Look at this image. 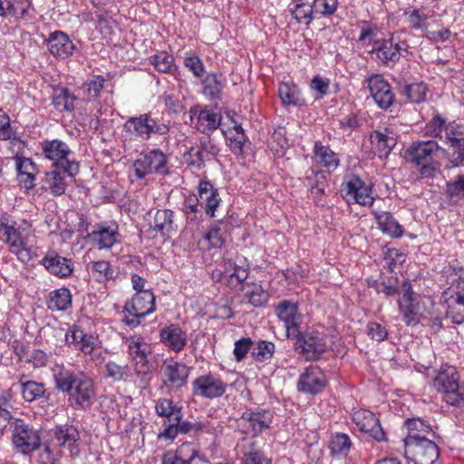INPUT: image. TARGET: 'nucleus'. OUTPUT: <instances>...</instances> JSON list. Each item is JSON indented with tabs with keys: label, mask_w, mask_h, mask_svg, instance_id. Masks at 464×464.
<instances>
[{
	"label": "nucleus",
	"mask_w": 464,
	"mask_h": 464,
	"mask_svg": "<svg viewBox=\"0 0 464 464\" xmlns=\"http://www.w3.org/2000/svg\"><path fill=\"white\" fill-rule=\"evenodd\" d=\"M133 168L138 179H144L148 174L153 172L160 175L169 173L166 155L159 149L140 155V158L134 161Z\"/></svg>",
	"instance_id": "7"
},
{
	"label": "nucleus",
	"mask_w": 464,
	"mask_h": 464,
	"mask_svg": "<svg viewBox=\"0 0 464 464\" xmlns=\"http://www.w3.org/2000/svg\"><path fill=\"white\" fill-rule=\"evenodd\" d=\"M41 263L51 274L59 277H67L72 273L71 261L53 251L47 253Z\"/></svg>",
	"instance_id": "29"
},
{
	"label": "nucleus",
	"mask_w": 464,
	"mask_h": 464,
	"mask_svg": "<svg viewBox=\"0 0 464 464\" xmlns=\"http://www.w3.org/2000/svg\"><path fill=\"white\" fill-rule=\"evenodd\" d=\"M368 88L376 104L383 110L389 109L395 101L390 83L380 74H374L367 80Z\"/></svg>",
	"instance_id": "15"
},
{
	"label": "nucleus",
	"mask_w": 464,
	"mask_h": 464,
	"mask_svg": "<svg viewBox=\"0 0 464 464\" xmlns=\"http://www.w3.org/2000/svg\"><path fill=\"white\" fill-rule=\"evenodd\" d=\"M446 124L444 118L440 115L434 116L425 127L426 134L431 137H439L441 140L444 138Z\"/></svg>",
	"instance_id": "56"
},
{
	"label": "nucleus",
	"mask_w": 464,
	"mask_h": 464,
	"mask_svg": "<svg viewBox=\"0 0 464 464\" xmlns=\"http://www.w3.org/2000/svg\"><path fill=\"white\" fill-rule=\"evenodd\" d=\"M12 442L17 452L29 455L41 447V431L30 426L21 419H15L10 424Z\"/></svg>",
	"instance_id": "2"
},
{
	"label": "nucleus",
	"mask_w": 464,
	"mask_h": 464,
	"mask_svg": "<svg viewBox=\"0 0 464 464\" xmlns=\"http://www.w3.org/2000/svg\"><path fill=\"white\" fill-rule=\"evenodd\" d=\"M227 384L214 374L208 373L197 377L192 382V393L196 397L216 399L223 396Z\"/></svg>",
	"instance_id": "11"
},
{
	"label": "nucleus",
	"mask_w": 464,
	"mask_h": 464,
	"mask_svg": "<svg viewBox=\"0 0 464 464\" xmlns=\"http://www.w3.org/2000/svg\"><path fill=\"white\" fill-rule=\"evenodd\" d=\"M0 240L10 246L12 253L15 254L22 262H28L31 259L26 242L22 236L20 228L0 222Z\"/></svg>",
	"instance_id": "13"
},
{
	"label": "nucleus",
	"mask_w": 464,
	"mask_h": 464,
	"mask_svg": "<svg viewBox=\"0 0 464 464\" xmlns=\"http://www.w3.org/2000/svg\"><path fill=\"white\" fill-rule=\"evenodd\" d=\"M342 193L347 199H353L362 206H372L374 198L372 196V186L365 184L358 176H351L343 185Z\"/></svg>",
	"instance_id": "12"
},
{
	"label": "nucleus",
	"mask_w": 464,
	"mask_h": 464,
	"mask_svg": "<svg viewBox=\"0 0 464 464\" xmlns=\"http://www.w3.org/2000/svg\"><path fill=\"white\" fill-rule=\"evenodd\" d=\"M313 7L315 13L329 16L336 11L337 0H314Z\"/></svg>",
	"instance_id": "63"
},
{
	"label": "nucleus",
	"mask_w": 464,
	"mask_h": 464,
	"mask_svg": "<svg viewBox=\"0 0 464 464\" xmlns=\"http://www.w3.org/2000/svg\"><path fill=\"white\" fill-rule=\"evenodd\" d=\"M404 427L408 430L407 436L403 440L404 445L436 438V433L432 430L430 425L420 418L406 420Z\"/></svg>",
	"instance_id": "22"
},
{
	"label": "nucleus",
	"mask_w": 464,
	"mask_h": 464,
	"mask_svg": "<svg viewBox=\"0 0 464 464\" xmlns=\"http://www.w3.org/2000/svg\"><path fill=\"white\" fill-rule=\"evenodd\" d=\"M52 100L53 105L60 112H72L75 109L77 97L67 88L57 87L53 92Z\"/></svg>",
	"instance_id": "35"
},
{
	"label": "nucleus",
	"mask_w": 464,
	"mask_h": 464,
	"mask_svg": "<svg viewBox=\"0 0 464 464\" xmlns=\"http://www.w3.org/2000/svg\"><path fill=\"white\" fill-rule=\"evenodd\" d=\"M197 201L206 204V213L210 217H214V212L219 206L220 198H218V190L207 192L206 194H198Z\"/></svg>",
	"instance_id": "58"
},
{
	"label": "nucleus",
	"mask_w": 464,
	"mask_h": 464,
	"mask_svg": "<svg viewBox=\"0 0 464 464\" xmlns=\"http://www.w3.org/2000/svg\"><path fill=\"white\" fill-rule=\"evenodd\" d=\"M276 312L279 320L284 323L287 338L298 336L300 314L297 304L284 300L277 304Z\"/></svg>",
	"instance_id": "17"
},
{
	"label": "nucleus",
	"mask_w": 464,
	"mask_h": 464,
	"mask_svg": "<svg viewBox=\"0 0 464 464\" xmlns=\"http://www.w3.org/2000/svg\"><path fill=\"white\" fill-rule=\"evenodd\" d=\"M151 63L155 69L163 73H173L177 71L172 55L166 52H160L151 57Z\"/></svg>",
	"instance_id": "50"
},
{
	"label": "nucleus",
	"mask_w": 464,
	"mask_h": 464,
	"mask_svg": "<svg viewBox=\"0 0 464 464\" xmlns=\"http://www.w3.org/2000/svg\"><path fill=\"white\" fill-rule=\"evenodd\" d=\"M207 428L205 423L200 421H188V420H176L173 423L168 424L162 432L160 433V438L175 439L180 434H197L203 431Z\"/></svg>",
	"instance_id": "27"
},
{
	"label": "nucleus",
	"mask_w": 464,
	"mask_h": 464,
	"mask_svg": "<svg viewBox=\"0 0 464 464\" xmlns=\"http://www.w3.org/2000/svg\"><path fill=\"white\" fill-rule=\"evenodd\" d=\"M428 88L422 82L404 83L400 85V93L404 95L411 102L420 103L426 99Z\"/></svg>",
	"instance_id": "42"
},
{
	"label": "nucleus",
	"mask_w": 464,
	"mask_h": 464,
	"mask_svg": "<svg viewBox=\"0 0 464 464\" xmlns=\"http://www.w3.org/2000/svg\"><path fill=\"white\" fill-rule=\"evenodd\" d=\"M440 150L438 142L433 140L414 141L406 150L408 160L414 163L434 162Z\"/></svg>",
	"instance_id": "18"
},
{
	"label": "nucleus",
	"mask_w": 464,
	"mask_h": 464,
	"mask_svg": "<svg viewBox=\"0 0 464 464\" xmlns=\"http://www.w3.org/2000/svg\"><path fill=\"white\" fill-rule=\"evenodd\" d=\"M105 79L101 75L92 76L83 86L90 97L96 98L103 89Z\"/></svg>",
	"instance_id": "62"
},
{
	"label": "nucleus",
	"mask_w": 464,
	"mask_h": 464,
	"mask_svg": "<svg viewBox=\"0 0 464 464\" xmlns=\"http://www.w3.org/2000/svg\"><path fill=\"white\" fill-rule=\"evenodd\" d=\"M107 377L115 382H126L130 376V368L129 365H121L115 362H108L105 365Z\"/></svg>",
	"instance_id": "53"
},
{
	"label": "nucleus",
	"mask_w": 464,
	"mask_h": 464,
	"mask_svg": "<svg viewBox=\"0 0 464 464\" xmlns=\"http://www.w3.org/2000/svg\"><path fill=\"white\" fill-rule=\"evenodd\" d=\"M66 342L69 345H73L75 349L85 354H91L97 343V337L88 334L83 330L73 327L65 335Z\"/></svg>",
	"instance_id": "28"
},
{
	"label": "nucleus",
	"mask_w": 464,
	"mask_h": 464,
	"mask_svg": "<svg viewBox=\"0 0 464 464\" xmlns=\"http://www.w3.org/2000/svg\"><path fill=\"white\" fill-rule=\"evenodd\" d=\"M442 297L447 305V315L452 322L460 324L464 322V294L462 291L443 293Z\"/></svg>",
	"instance_id": "26"
},
{
	"label": "nucleus",
	"mask_w": 464,
	"mask_h": 464,
	"mask_svg": "<svg viewBox=\"0 0 464 464\" xmlns=\"http://www.w3.org/2000/svg\"><path fill=\"white\" fill-rule=\"evenodd\" d=\"M92 272L98 281H105L113 277V270L107 261L92 262Z\"/></svg>",
	"instance_id": "59"
},
{
	"label": "nucleus",
	"mask_w": 464,
	"mask_h": 464,
	"mask_svg": "<svg viewBox=\"0 0 464 464\" xmlns=\"http://www.w3.org/2000/svg\"><path fill=\"white\" fill-rule=\"evenodd\" d=\"M374 218L382 233L393 238H399L403 235V227L399 224L391 212L374 211Z\"/></svg>",
	"instance_id": "33"
},
{
	"label": "nucleus",
	"mask_w": 464,
	"mask_h": 464,
	"mask_svg": "<svg viewBox=\"0 0 464 464\" xmlns=\"http://www.w3.org/2000/svg\"><path fill=\"white\" fill-rule=\"evenodd\" d=\"M353 421L361 431H363L378 442L386 440L385 432L379 420L369 411H361L353 415Z\"/></svg>",
	"instance_id": "20"
},
{
	"label": "nucleus",
	"mask_w": 464,
	"mask_h": 464,
	"mask_svg": "<svg viewBox=\"0 0 464 464\" xmlns=\"http://www.w3.org/2000/svg\"><path fill=\"white\" fill-rule=\"evenodd\" d=\"M220 122V114L207 110L201 111L198 116L197 129L208 136L209 132L218 128Z\"/></svg>",
	"instance_id": "41"
},
{
	"label": "nucleus",
	"mask_w": 464,
	"mask_h": 464,
	"mask_svg": "<svg viewBox=\"0 0 464 464\" xmlns=\"http://www.w3.org/2000/svg\"><path fill=\"white\" fill-rule=\"evenodd\" d=\"M444 139L454 150L464 143V129L457 124L450 123L445 130Z\"/></svg>",
	"instance_id": "55"
},
{
	"label": "nucleus",
	"mask_w": 464,
	"mask_h": 464,
	"mask_svg": "<svg viewBox=\"0 0 464 464\" xmlns=\"http://www.w3.org/2000/svg\"><path fill=\"white\" fill-rule=\"evenodd\" d=\"M352 447V441L345 433L337 432L332 435L329 442V449L332 454L346 456Z\"/></svg>",
	"instance_id": "49"
},
{
	"label": "nucleus",
	"mask_w": 464,
	"mask_h": 464,
	"mask_svg": "<svg viewBox=\"0 0 464 464\" xmlns=\"http://www.w3.org/2000/svg\"><path fill=\"white\" fill-rule=\"evenodd\" d=\"M434 440H422L404 445L405 458L414 464H440V450Z\"/></svg>",
	"instance_id": "6"
},
{
	"label": "nucleus",
	"mask_w": 464,
	"mask_h": 464,
	"mask_svg": "<svg viewBox=\"0 0 464 464\" xmlns=\"http://www.w3.org/2000/svg\"><path fill=\"white\" fill-rule=\"evenodd\" d=\"M273 415L268 411L246 410L237 419V429L244 434L257 436L265 430L269 429Z\"/></svg>",
	"instance_id": "8"
},
{
	"label": "nucleus",
	"mask_w": 464,
	"mask_h": 464,
	"mask_svg": "<svg viewBox=\"0 0 464 464\" xmlns=\"http://www.w3.org/2000/svg\"><path fill=\"white\" fill-rule=\"evenodd\" d=\"M445 192L450 200L458 201L464 198V174H459L448 181Z\"/></svg>",
	"instance_id": "54"
},
{
	"label": "nucleus",
	"mask_w": 464,
	"mask_h": 464,
	"mask_svg": "<svg viewBox=\"0 0 464 464\" xmlns=\"http://www.w3.org/2000/svg\"><path fill=\"white\" fill-rule=\"evenodd\" d=\"M160 337L166 346L176 353L180 352L187 344L186 334L175 324L161 329Z\"/></svg>",
	"instance_id": "32"
},
{
	"label": "nucleus",
	"mask_w": 464,
	"mask_h": 464,
	"mask_svg": "<svg viewBox=\"0 0 464 464\" xmlns=\"http://www.w3.org/2000/svg\"><path fill=\"white\" fill-rule=\"evenodd\" d=\"M77 162H66V165H52L51 169L45 172L44 187L50 190L53 196L65 193L67 188L66 177L73 179L79 173Z\"/></svg>",
	"instance_id": "5"
},
{
	"label": "nucleus",
	"mask_w": 464,
	"mask_h": 464,
	"mask_svg": "<svg viewBox=\"0 0 464 464\" xmlns=\"http://www.w3.org/2000/svg\"><path fill=\"white\" fill-rule=\"evenodd\" d=\"M404 15L411 29L421 32L427 31L429 16L423 9L407 8L404 11Z\"/></svg>",
	"instance_id": "44"
},
{
	"label": "nucleus",
	"mask_w": 464,
	"mask_h": 464,
	"mask_svg": "<svg viewBox=\"0 0 464 464\" xmlns=\"http://www.w3.org/2000/svg\"><path fill=\"white\" fill-rule=\"evenodd\" d=\"M48 51L55 57L66 59L73 53L75 45L69 36L62 32L51 33L46 40Z\"/></svg>",
	"instance_id": "23"
},
{
	"label": "nucleus",
	"mask_w": 464,
	"mask_h": 464,
	"mask_svg": "<svg viewBox=\"0 0 464 464\" xmlns=\"http://www.w3.org/2000/svg\"><path fill=\"white\" fill-rule=\"evenodd\" d=\"M182 450L177 452H168L164 455L162 464H199V462H207L206 458L199 456L195 450L186 460L181 456Z\"/></svg>",
	"instance_id": "51"
},
{
	"label": "nucleus",
	"mask_w": 464,
	"mask_h": 464,
	"mask_svg": "<svg viewBox=\"0 0 464 464\" xmlns=\"http://www.w3.org/2000/svg\"><path fill=\"white\" fill-rule=\"evenodd\" d=\"M124 128L143 140H150L153 134L166 135L169 131L168 123L153 118L150 113L129 118Z\"/></svg>",
	"instance_id": "3"
},
{
	"label": "nucleus",
	"mask_w": 464,
	"mask_h": 464,
	"mask_svg": "<svg viewBox=\"0 0 464 464\" xmlns=\"http://www.w3.org/2000/svg\"><path fill=\"white\" fill-rule=\"evenodd\" d=\"M314 152L324 167L336 169L339 165L337 155L329 147L323 145L321 141L314 142Z\"/></svg>",
	"instance_id": "47"
},
{
	"label": "nucleus",
	"mask_w": 464,
	"mask_h": 464,
	"mask_svg": "<svg viewBox=\"0 0 464 464\" xmlns=\"http://www.w3.org/2000/svg\"><path fill=\"white\" fill-rule=\"evenodd\" d=\"M434 387L444 393V401L450 404L456 398V392L459 387V374L454 367L449 366L439 372L433 381Z\"/></svg>",
	"instance_id": "19"
},
{
	"label": "nucleus",
	"mask_w": 464,
	"mask_h": 464,
	"mask_svg": "<svg viewBox=\"0 0 464 464\" xmlns=\"http://www.w3.org/2000/svg\"><path fill=\"white\" fill-rule=\"evenodd\" d=\"M278 96L285 106H303L304 101L300 98L299 91L295 85L281 83L278 88Z\"/></svg>",
	"instance_id": "46"
},
{
	"label": "nucleus",
	"mask_w": 464,
	"mask_h": 464,
	"mask_svg": "<svg viewBox=\"0 0 464 464\" xmlns=\"http://www.w3.org/2000/svg\"><path fill=\"white\" fill-rule=\"evenodd\" d=\"M314 12L313 5H310L305 3L296 4L295 8L291 10L292 15L297 23L300 24L303 20H307L306 24L312 22Z\"/></svg>",
	"instance_id": "57"
},
{
	"label": "nucleus",
	"mask_w": 464,
	"mask_h": 464,
	"mask_svg": "<svg viewBox=\"0 0 464 464\" xmlns=\"http://www.w3.org/2000/svg\"><path fill=\"white\" fill-rule=\"evenodd\" d=\"M19 384L21 386L22 396L25 401L32 402L45 396L46 389L42 382L27 381L25 380V376L23 375L19 380Z\"/></svg>",
	"instance_id": "38"
},
{
	"label": "nucleus",
	"mask_w": 464,
	"mask_h": 464,
	"mask_svg": "<svg viewBox=\"0 0 464 464\" xmlns=\"http://www.w3.org/2000/svg\"><path fill=\"white\" fill-rule=\"evenodd\" d=\"M242 291H244L245 297L247 299L248 303L253 306H261L268 300V295L260 285L246 283L242 287Z\"/></svg>",
	"instance_id": "45"
},
{
	"label": "nucleus",
	"mask_w": 464,
	"mask_h": 464,
	"mask_svg": "<svg viewBox=\"0 0 464 464\" xmlns=\"http://www.w3.org/2000/svg\"><path fill=\"white\" fill-rule=\"evenodd\" d=\"M293 339L295 351L306 361L319 360L328 349L327 337L319 332L299 331V335Z\"/></svg>",
	"instance_id": "4"
},
{
	"label": "nucleus",
	"mask_w": 464,
	"mask_h": 464,
	"mask_svg": "<svg viewBox=\"0 0 464 464\" xmlns=\"http://www.w3.org/2000/svg\"><path fill=\"white\" fill-rule=\"evenodd\" d=\"M16 169L20 176H26L30 179V183L27 184V180H22L24 182L25 188H31L34 186V170L35 169V164L33 162L31 159L16 157L15 158Z\"/></svg>",
	"instance_id": "52"
},
{
	"label": "nucleus",
	"mask_w": 464,
	"mask_h": 464,
	"mask_svg": "<svg viewBox=\"0 0 464 464\" xmlns=\"http://www.w3.org/2000/svg\"><path fill=\"white\" fill-rule=\"evenodd\" d=\"M325 386V377L318 367L310 366L300 375L298 390L306 393L316 394Z\"/></svg>",
	"instance_id": "21"
},
{
	"label": "nucleus",
	"mask_w": 464,
	"mask_h": 464,
	"mask_svg": "<svg viewBox=\"0 0 464 464\" xmlns=\"http://www.w3.org/2000/svg\"><path fill=\"white\" fill-rule=\"evenodd\" d=\"M160 371L162 385L169 393L178 392L187 385L189 368L186 364L174 361L164 362Z\"/></svg>",
	"instance_id": "9"
},
{
	"label": "nucleus",
	"mask_w": 464,
	"mask_h": 464,
	"mask_svg": "<svg viewBox=\"0 0 464 464\" xmlns=\"http://www.w3.org/2000/svg\"><path fill=\"white\" fill-rule=\"evenodd\" d=\"M43 153L53 165H66V162H75L70 160L68 156L72 153L69 146L61 140H45L42 142Z\"/></svg>",
	"instance_id": "24"
},
{
	"label": "nucleus",
	"mask_w": 464,
	"mask_h": 464,
	"mask_svg": "<svg viewBox=\"0 0 464 464\" xmlns=\"http://www.w3.org/2000/svg\"><path fill=\"white\" fill-rule=\"evenodd\" d=\"M244 464H270L271 460L266 459L264 453L255 448H251L244 453Z\"/></svg>",
	"instance_id": "64"
},
{
	"label": "nucleus",
	"mask_w": 464,
	"mask_h": 464,
	"mask_svg": "<svg viewBox=\"0 0 464 464\" xmlns=\"http://www.w3.org/2000/svg\"><path fill=\"white\" fill-rule=\"evenodd\" d=\"M72 305L69 289L62 287L50 293L48 308L53 311H64Z\"/></svg>",
	"instance_id": "40"
},
{
	"label": "nucleus",
	"mask_w": 464,
	"mask_h": 464,
	"mask_svg": "<svg viewBox=\"0 0 464 464\" xmlns=\"http://www.w3.org/2000/svg\"><path fill=\"white\" fill-rule=\"evenodd\" d=\"M151 227L154 231L162 236L175 231L177 227L174 223V212L170 209H158L154 215V221Z\"/></svg>",
	"instance_id": "37"
},
{
	"label": "nucleus",
	"mask_w": 464,
	"mask_h": 464,
	"mask_svg": "<svg viewBox=\"0 0 464 464\" xmlns=\"http://www.w3.org/2000/svg\"><path fill=\"white\" fill-rule=\"evenodd\" d=\"M184 65L196 78H201L205 72V66L202 60L197 55L186 56Z\"/></svg>",
	"instance_id": "61"
},
{
	"label": "nucleus",
	"mask_w": 464,
	"mask_h": 464,
	"mask_svg": "<svg viewBox=\"0 0 464 464\" xmlns=\"http://www.w3.org/2000/svg\"><path fill=\"white\" fill-rule=\"evenodd\" d=\"M131 309L136 316L144 318L155 311V295L150 290L140 291L132 297L131 301L125 304V310Z\"/></svg>",
	"instance_id": "25"
},
{
	"label": "nucleus",
	"mask_w": 464,
	"mask_h": 464,
	"mask_svg": "<svg viewBox=\"0 0 464 464\" xmlns=\"http://www.w3.org/2000/svg\"><path fill=\"white\" fill-rule=\"evenodd\" d=\"M276 351V345L272 342L260 340L252 349L251 356L256 362H265L270 360Z\"/></svg>",
	"instance_id": "48"
},
{
	"label": "nucleus",
	"mask_w": 464,
	"mask_h": 464,
	"mask_svg": "<svg viewBox=\"0 0 464 464\" xmlns=\"http://www.w3.org/2000/svg\"><path fill=\"white\" fill-rule=\"evenodd\" d=\"M80 439L78 430L69 424L56 426L53 430V440L59 447L68 448L72 453V448Z\"/></svg>",
	"instance_id": "34"
},
{
	"label": "nucleus",
	"mask_w": 464,
	"mask_h": 464,
	"mask_svg": "<svg viewBox=\"0 0 464 464\" xmlns=\"http://www.w3.org/2000/svg\"><path fill=\"white\" fill-rule=\"evenodd\" d=\"M203 94L209 100L219 99L220 93L224 88V83L221 75L217 73H208L202 80Z\"/></svg>",
	"instance_id": "43"
},
{
	"label": "nucleus",
	"mask_w": 464,
	"mask_h": 464,
	"mask_svg": "<svg viewBox=\"0 0 464 464\" xmlns=\"http://www.w3.org/2000/svg\"><path fill=\"white\" fill-rule=\"evenodd\" d=\"M219 149L209 136L199 139L198 147H191L185 154L186 163L193 169L199 170L205 167V162L217 156Z\"/></svg>",
	"instance_id": "10"
},
{
	"label": "nucleus",
	"mask_w": 464,
	"mask_h": 464,
	"mask_svg": "<svg viewBox=\"0 0 464 464\" xmlns=\"http://www.w3.org/2000/svg\"><path fill=\"white\" fill-rule=\"evenodd\" d=\"M91 237L97 243L100 249L111 248L118 241L117 227H102L96 231H92Z\"/></svg>",
	"instance_id": "39"
},
{
	"label": "nucleus",
	"mask_w": 464,
	"mask_h": 464,
	"mask_svg": "<svg viewBox=\"0 0 464 464\" xmlns=\"http://www.w3.org/2000/svg\"><path fill=\"white\" fill-rule=\"evenodd\" d=\"M371 140L380 158L388 156L397 143L395 133L388 128L374 130L371 135Z\"/></svg>",
	"instance_id": "31"
},
{
	"label": "nucleus",
	"mask_w": 464,
	"mask_h": 464,
	"mask_svg": "<svg viewBox=\"0 0 464 464\" xmlns=\"http://www.w3.org/2000/svg\"><path fill=\"white\" fill-rule=\"evenodd\" d=\"M128 350L137 375H147L152 372V366L148 359L151 353L149 344L141 339H131L128 344Z\"/></svg>",
	"instance_id": "14"
},
{
	"label": "nucleus",
	"mask_w": 464,
	"mask_h": 464,
	"mask_svg": "<svg viewBox=\"0 0 464 464\" xmlns=\"http://www.w3.org/2000/svg\"><path fill=\"white\" fill-rule=\"evenodd\" d=\"M398 304L408 326L416 325L420 322L419 303L409 282L402 284V296L398 300Z\"/></svg>",
	"instance_id": "16"
},
{
	"label": "nucleus",
	"mask_w": 464,
	"mask_h": 464,
	"mask_svg": "<svg viewBox=\"0 0 464 464\" xmlns=\"http://www.w3.org/2000/svg\"><path fill=\"white\" fill-rule=\"evenodd\" d=\"M156 412L161 417H165L164 426L173 423L176 420H181L183 414L181 407H179L169 399H161L156 403Z\"/></svg>",
	"instance_id": "36"
},
{
	"label": "nucleus",
	"mask_w": 464,
	"mask_h": 464,
	"mask_svg": "<svg viewBox=\"0 0 464 464\" xmlns=\"http://www.w3.org/2000/svg\"><path fill=\"white\" fill-rule=\"evenodd\" d=\"M55 388L68 395L70 405L75 410H87L93 403L96 392L92 378L63 367L53 373Z\"/></svg>",
	"instance_id": "1"
},
{
	"label": "nucleus",
	"mask_w": 464,
	"mask_h": 464,
	"mask_svg": "<svg viewBox=\"0 0 464 464\" xmlns=\"http://www.w3.org/2000/svg\"><path fill=\"white\" fill-rule=\"evenodd\" d=\"M254 342L249 337L241 338L235 343L234 356L237 362H242L252 349Z\"/></svg>",
	"instance_id": "60"
},
{
	"label": "nucleus",
	"mask_w": 464,
	"mask_h": 464,
	"mask_svg": "<svg viewBox=\"0 0 464 464\" xmlns=\"http://www.w3.org/2000/svg\"><path fill=\"white\" fill-rule=\"evenodd\" d=\"M401 49L399 44H394L391 40H379L374 42L372 53L375 54L379 62L388 64L400 60Z\"/></svg>",
	"instance_id": "30"
}]
</instances>
